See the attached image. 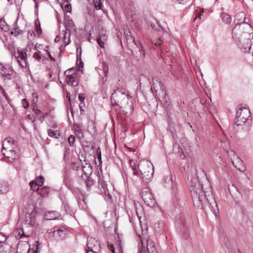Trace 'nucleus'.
Returning <instances> with one entry per match:
<instances>
[{"label": "nucleus", "mask_w": 253, "mask_h": 253, "mask_svg": "<svg viewBox=\"0 0 253 253\" xmlns=\"http://www.w3.org/2000/svg\"><path fill=\"white\" fill-rule=\"evenodd\" d=\"M72 168L77 171L78 181L80 184L85 185L86 190L90 191L92 186L95 184V180L91 177L92 169L90 164L86 163L84 165L80 166L77 164H73Z\"/></svg>", "instance_id": "obj_1"}, {"label": "nucleus", "mask_w": 253, "mask_h": 253, "mask_svg": "<svg viewBox=\"0 0 253 253\" xmlns=\"http://www.w3.org/2000/svg\"><path fill=\"white\" fill-rule=\"evenodd\" d=\"M112 101L120 107L122 112L126 115H131L133 111L132 103L129 101L127 94L117 89L115 90L112 94Z\"/></svg>", "instance_id": "obj_2"}, {"label": "nucleus", "mask_w": 253, "mask_h": 253, "mask_svg": "<svg viewBox=\"0 0 253 253\" xmlns=\"http://www.w3.org/2000/svg\"><path fill=\"white\" fill-rule=\"evenodd\" d=\"M189 190L193 200L194 205L200 207L203 203L208 200L205 192L202 190V185L199 181L198 178L193 177L191 179Z\"/></svg>", "instance_id": "obj_3"}, {"label": "nucleus", "mask_w": 253, "mask_h": 253, "mask_svg": "<svg viewBox=\"0 0 253 253\" xmlns=\"http://www.w3.org/2000/svg\"><path fill=\"white\" fill-rule=\"evenodd\" d=\"M138 174L136 175L143 183H148L153 178L154 167L148 161L141 160L137 165Z\"/></svg>", "instance_id": "obj_4"}, {"label": "nucleus", "mask_w": 253, "mask_h": 253, "mask_svg": "<svg viewBox=\"0 0 253 253\" xmlns=\"http://www.w3.org/2000/svg\"><path fill=\"white\" fill-rule=\"evenodd\" d=\"M250 113V112L248 109L240 108L237 111L235 119V124L238 126H243V129L246 131H249L252 125L251 121L249 120Z\"/></svg>", "instance_id": "obj_5"}, {"label": "nucleus", "mask_w": 253, "mask_h": 253, "mask_svg": "<svg viewBox=\"0 0 253 253\" xmlns=\"http://www.w3.org/2000/svg\"><path fill=\"white\" fill-rule=\"evenodd\" d=\"M65 30H63L60 34L62 33L64 35L63 39L65 42V46L70 44V33L72 31H76V29L74 21L72 19H69L67 23L65 25Z\"/></svg>", "instance_id": "obj_6"}, {"label": "nucleus", "mask_w": 253, "mask_h": 253, "mask_svg": "<svg viewBox=\"0 0 253 253\" xmlns=\"http://www.w3.org/2000/svg\"><path fill=\"white\" fill-rule=\"evenodd\" d=\"M126 40L127 42H131L134 43L136 45V47L138 50L139 53L137 56L140 58H144L145 57V51L141 43L139 41H135L134 37L132 36L131 33L129 31H127L125 33Z\"/></svg>", "instance_id": "obj_7"}, {"label": "nucleus", "mask_w": 253, "mask_h": 253, "mask_svg": "<svg viewBox=\"0 0 253 253\" xmlns=\"http://www.w3.org/2000/svg\"><path fill=\"white\" fill-rule=\"evenodd\" d=\"M141 194L142 198L145 204L151 207L155 206L156 202L153 195L148 188H144Z\"/></svg>", "instance_id": "obj_8"}, {"label": "nucleus", "mask_w": 253, "mask_h": 253, "mask_svg": "<svg viewBox=\"0 0 253 253\" xmlns=\"http://www.w3.org/2000/svg\"><path fill=\"white\" fill-rule=\"evenodd\" d=\"M86 246L87 248L85 250L87 253H97L100 250L99 243L94 239H88Z\"/></svg>", "instance_id": "obj_9"}, {"label": "nucleus", "mask_w": 253, "mask_h": 253, "mask_svg": "<svg viewBox=\"0 0 253 253\" xmlns=\"http://www.w3.org/2000/svg\"><path fill=\"white\" fill-rule=\"evenodd\" d=\"M13 73V69L9 64H0V75L7 79H11Z\"/></svg>", "instance_id": "obj_10"}, {"label": "nucleus", "mask_w": 253, "mask_h": 253, "mask_svg": "<svg viewBox=\"0 0 253 253\" xmlns=\"http://www.w3.org/2000/svg\"><path fill=\"white\" fill-rule=\"evenodd\" d=\"M147 247L146 248L143 246V241H141V244L138 246V253H150L153 252L155 250L154 243L150 240H147L146 241Z\"/></svg>", "instance_id": "obj_11"}, {"label": "nucleus", "mask_w": 253, "mask_h": 253, "mask_svg": "<svg viewBox=\"0 0 253 253\" xmlns=\"http://www.w3.org/2000/svg\"><path fill=\"white\" fill-rule=\"evenodd\" d=\"M98 188H102L101 190L102 193H104L105 195H108L109 199L112 198V196L109 193V190L107 188V184L106 182L104 180L103 176L101 177L100 175L98 177Z\"/></svg>", "instance_id": "obj_12"}, {"label": "nucleus", "mask_w": 253, "mask_h": 253, "mask_svg": "<svg viewBox=\"0 0 253 253\" xmlns=\"http://www.w3.org/2000/svg\"><path fill=\"white\" fill-rule=\"evenodd\" d=\"M242 18H243V21L242 22H241L240 23L236 24L235 26V27L233 28L232 32L233 35H234V34H235V30L238 26H240L242 24H247L249 25H250V24H249L250 20L248 18L245 17V14L244 12H240L237 14L236 15V19L240 20V18L241 19ZM250 26V27H251V26Z\"/></svg>", "instance_id": "obj_13"}, {"label": "nucleus", "mask_w": 253, "mask_h": 253, "mask_svg": "<svg viewBox=\"0 0 253 253\" xmlns=\"http://www.w3.org/2000/svg\"><path fill=\"white\" fill-rule=\"evenodd\" d=\"M146 22L148 26H150L154 30L160 32L163 30V28L160 25L157 20L154 18H151V19L147 20Z\"/></svg>", "instance_id": "obj_14"}, {"label": "nucleus", "mask_w": 253, "mask_h": 253, "mask_svg": "<svg viewBox=\"0 0 253 253\" xmlns=\"http://www.w3.org/2000/svg\"><path fill=\"white\" fill-rule=\"evenodd\" d=\"M34 114L41 122H42L45 119V117L47 116L48 113H43L41 110L37 108H35V106L33 109Z\"/></svg>", "instance_id": "obj_15"}, {"label": "nucleus", "mask_w": 253, "mask_h": 253, "mask_svg": "<svg viewBox=\"0 0 253 253\" xmlns=\"http://www.w3.org/2000/svg\"><path fill=\"white\" fill-rule=\"evenodd\" d=\"M66 81L68 84H70L73 86H76L78 85V83L77 81V75L74 74L68 75L67 77Z\"/></svg>", "instance_id": "obj_16"}, {"label": "nucleus", "mask_w": 253, "mask_h": 253, "mask_svg": "<svg viewBox=\"0 0 253 253\" xmlns=\"http://www.w3.org/2000/svg\"><path fill=\"white\" fill-rule=\"evenodd\" d=\"M3 155L8 159V161L10 162H13L14 160L18 158V155L16 154L14 150H10L9 151V153L7 155L5 153H3Z\"/></svg>", "instance_id": "obj_17"}, {"label": "nucleus", "mask_w": 253, "mask_h": 253, "mask_svg": "<svg viewBox=\"0 0 253 253\" xmlns=\"http://www.w3.org/2000/svg\"><path fill=\"white\" fill-rule=\"evenodd\" d=\"M57 232L60 238L63 239L66 234V229L64 227H59L56 230H54L53 233Z\"/></svg>", "instance_id": "obj_18"}, {"label": "nucleus", "mask_w": 253, "mask_h": 253, "mask_svg": "<svg viewBox=\"0 0 253 253\" xmlns=\"http://www.w3.org/2000/svg\"><path fill=\"white\" fill-rule=\"evenodd\" d=\"M9 190V186L7 182L3 181L0 183V193L5 194Z\"/></svg>", "instance_id": "obj_19"}, {"label": "nucleus", "mask_w": 253, "mask_h": 253, "mask_svg": "<svg viewBox=\"0 0 253 253\" xmlns=\"http://www.w3.org/2000/svg\"><path fill=\"white\" fill-rule=\"evenodd\" d=\"M50 191L49 188L47 186L43 187L40 188L38 192V194L40 195L42 197L47 196Z\"/></svg>", "instance_id": "obj_20"}, {"label": "nucleus", "mask_w": 253, "mask_h": 253, "mask_svg": "<svg viewBox=\"0 0 253 253\" xmlns=\"http://www.w3.org/2000/svg\"><path fill=\"white\" fill-rule=\"evenodd\" d=\"M220 17L223 22L226 24H230L231 22V17L226 13L222 12L220 15Z\"/></svg>", "instance_id": "obj_21"}, {"label": "nucleus", "mask_w": 253, "mask_h": 253, "mask_svg": "<svg viewBox=\"0 0 253 253\" xmlns=\"http://www.w3.org/2000/svg\"><path fill=\"white\" fill-rule=\"evenodd\" d=\"M74 127L75 128V133L78 135V137L79 138H83L84 137V134L80 126L78 124L74 123Z\"/></svg>", "instance_id": "obj_22"}, {"label": "nucleus", "mask_w": 253, "mask_h": 253, "mask_svg": "<svg viewBox=\"0 0 253 253\" xmlns=\"http://www.w3.org/2000/svg\"><path fill=\"white\" fill-rule=\"evenodd\" d=\"M106 40V37L105 35H100L99 37L97 38V43L101 47H104Z\"/></svg>", "instance_id": "obj_23"}, {"label": "nucleus", "mask_w": 253, "mask_h": 253, "mask_svg": "<svg viewBox=\"0 0 253 253\" xmlns=\"http://www.w3.org/2000/svg\"><path fill=\"white\" fill-rule=\"evenodd\" d=\"M30 185L31 186V189L33 191H36L37 193L39 192V190L40 189L39 186L40 185L37 183V181L32 180L30 182Z\"/></svg>", "instance_id": "obj_24"}, {"label": "nucleus", "mask_w": 253, "mask_h": 253, "mask_svg": "<svg viewBox=\"0 0 253 253\" xmlns=\"http://www.w3.org/2000/svg\"><path fill=\"white\" fill-rule=\"evenodd\" d=\"M15 236L17 238H22L24 237H26L24 230L23 229H17L14 231Z\"/></svg>", "instance_id": "obj_25"}, {"label": "nucleus", "mask_w": 253, "mask_h": 253, "mask_svg": "<svg viewBox=\"0 0 253 253\" xmlns=\"http://www.w3.org/2000/svg\"><path fill=\"white\" fill-rule=\"evenodd\" d=\"M129 164L132 169L133 175L136 176V175L138 174V168L136 166L134 162L132 160H130Z\"/></svg>", "instance_id": "obj_26"}, {"label": "nucleus", "mask_w": 253, "mask_h": 253, "mask_svg": "<svg viewBox=\"0 0 253 253\" xmlns=\"http://www.w3.org/2000/svg\"><path fill=\"white\" fill-rule=\"evenodd\" d=\"M48 135L50 137L58 138L59 136V133H58L57 131L53 130L51 129H48Z\"/></svg>", "instance_id": "obj_27"}, {"label": "nucleus", "mask_w": 253, "mask_h": 253, "mask_svg": "<svg viewBox=\"0 0 253 253\" xmlns=\"http://www.w3.org/2000/svg\"><path fill=\"white\" fill-rule=\"evenodd\" d=\"M35 30L37 31V33L40 35L42 34V29L40 26V22L39 19H36L35 20Z\"/></svg>", "instance_id": "obj_28"}, {"label": "nucleus", "mask_w": 253, "mask_h": 253, "mask_svg": "<svg viewBox=\"0 0 253 253\" xmlns=\"http://www.w3.org/2000/svg\"><path fill=\"white\" fill-rule=\"evenodd\" d=\"M96 155L97 156V159L98 161H99V164H101L102 163L101 152L100 148L99 147H98L96 149Z\"/></svg>", "instance_id": "obj_29"}, {"label": "nucleus", "mask_w": 253, "mask_h": 253, "mask_svg": "<svg viewBox=\"0 0 253 253\" xmlns=\"http://www.w3.org/2000/svg\"><path fill=\"white\" fill-rule=\"evenodd\" d=\"M35 181H37V183L40 185V186H42L43 184L44 178L42 175H40L39 177H37L36 180Z\"/></svg>", "instance_id": "obj_30"}, {"label": "nucleus", "mask_w": 253, "mask_h": 253, "mask_svg": "<svg viewBox=\"0 0 253 253\" xmlns=\"http://www.w3.org/2000/svg\"><path fill=\"white\" fill-rule=\"evenodd\" d=\"M23 33L22 30L19 29L18 27L14 28L11 32L12 34H14L15 36H17Z\"/></svg>", "instance_id": "obj_31"}, {"label": "nucleus", "mask_w": 253, "mask_h": 253, "mask_svg": "<svg viewBox=\"0 0 253 253\" xmlns=\"http://www.w3.org/2000/svg\"><path fill=\"white\" fill-rule=\"evenodd\" d=\"M20 57H21V59L24 61L25 65L21 64V66L24 68L25 67H26V66H27L26 62L25 61L26 59L27 58L26 53L24 52H22L21 53V55H20Z\"/></svg>", "instance_id": "obj_32"}, {"label": "nucleus", "mask_w": 253, "mask_h": 253, "mask_svg": "<svg viewBox=\"0 0 253 253\" xmlns=\"http://www.w3.org/2000/svg\"><path fill=\"white\" fill-rule=\"evenodd\" d=\"M49 214L51 215L50 219H56L57 218L58 213L55 211H50L48 212Z\"/></svg>", "instance_id": "obj_33"}, {"label": "nucleus", "mask_w": 253, "mask_h": 253, "mask_svg": "<svg viewBox=\"0 0 253 253\" xmlns=\"http://www.w3.org/2000/svg\"><path fill=\"white\" fill-rule=\"evenodd\" d=\"M152 42L153 44H155L156 46L158 47L161 45L163 42V41L160 39H159L157 40H153Z\"/></svg>", "instance_id": "obj_34"}, {"label": "nucleus", "mask_w": 253, "mask_h": 253, "mask_svg": "<svg viewBox=\"0 0 253 253\" xmlns=\"http://www.w3.org/2000/svg\"><path fill=\"white\" fill-rule=\"evenodd\" d=\"M68 141L71 146H73L75 141V136L73 135H70L68 138Z\"/></svg>", "instance_id": "obj_35"}, {"label": "nucleus", "mask_w": 253, "mask_h": 253, "mask_svg": "<svg viewBox=\"0 0 253 253\" xmlns=\"http://www.w3.org/2000/svg\"><path fill=\"white\" fill-rule=\"evenodd\" d=\"M82 54V48L80 45H78L77 46V59L79 58L81 59V56Z\"/></svg>", "instance_id": "obj_36"}, {"label": "nucleus", "mask_w": 253, "mask_h": 253, "mask_svg": "<svg viewBox=\"0 0 253 253\" xmlns=\"http://www.w3.org/2000/svg\"><path fill=\"white\" fill-rule=\"evenodd\" d=\"M22 106L25 109L27 108L29 106V102L26 99H23L22 100Z\"/></svg>", "instance_id": "obj_37"}, {"label": "nucleus", "mask_w": 253, "mask_h": 253, "mask_svg": "<svg viewBox=\"0 0 253 253\" xmlns=\"http://www.w3.org/2000/svg\"><path fill=\"white\" fill-rule=\"evenodd\" d=\"M64 9L66 12H70L72 10V6L71 4H67L64 7Z\"/></svg>", "instance_id": "obj_38"}, {"label": "nucleus", "mask_w": 253, "mask_h": 253, "mask_svg": "<svg viewBox=\"0 0 253 253\" xmlns=\"http://www.w3.org/2000/svg\"><path fill=\"white\" fill-rule=\"evenodd\" d=\"M168 181V183H172V181L171 178L170 176H165L164 178V182L167 183Z\"/></svg>", "instance_id": "obj_39"}, {"label": "nucleus", "mask_w": 253, "mask_h": 253, "mask_svg": "<svg viewBox=\"0 0 253 253\" xmlns=\"http://www.w3.org/2000/svg\"><path fill=\"white\" fill-rule=\"evenodd\" d=\"M78 97L81 103H83L85 99V95L84 93L79 94Z\"/></svg>", "instance_id": "obj_40"}, {"label": "nucleus", "mask_w": 253, "mask_h": 253, "mask_svg": "<svg viewBox=\"0 0 253 253\" xmlns=\"http://www.w3.org/2000/svg\"><path fill=\"white\" fill-rule=\"evenodd\" d=\"M102 4L101 2H96L95 3V7L96 9L97 10H100L102 8Z\"/></svg>", "instance_id": "obj_41"}, {"label": "nucleus", "mask_w": 253, "mask_h": 253, "mask_svg": "<svg viewBox=\"0 0 253 253\" xmlns=\"http://www.w3.org/2000/svg\"><path fill=\"white\" fill-rule=\"evenodd\" d=\"M32 96L33 97V102L35 104H36V103L38 101V95L37 93H33Z\"/></svg>", "instance_id": "obj_42"}, {"label": "nucleus", "mask_w": 253, "mask_h": 253, "mask_svg": "<svg viewBox=\"0 0 253 253\" xmlns=\"http://www.w3.org/2000/svg\"><path fill=\"white\" fill-rule=\"evenodd\" d=\"M33 57L37 59L38 61H40L41 59V56L40 55L39 53L38 52H35L34 55Z\"/></svg>", "instance_id": "obj_43"}, {"label": "nucleus", "mask_w": 253, "mask_h": 253, "mask_svg": "<svg viewBox=\"0 0 253 253\" xmlns=\"http://www.w3.org/2000/svg\"><path fill=\"white\" fill-rule=\"evenodd\" d=\"M232 163L233 164V165H234V166L237 168V169H239L240 171H243L245 169L244 168V167H243L242 168H240V167H238V166L237 165H235V160H232Z\"/></svg>", "instance_id": "obj_44"}, {"label": "nucleus", "mask_w": 253, "mask_h": 253, "mask_svg": "<svg viewBox=\"0 0 253 253\" xmlns=\"http://www.w3.org/2000/svg\"><path fill=\"white\" fill-rule=\"evenodd\" d=\"M191 0H179L178 1V3L182 4H186L189 2Z\"/></svg>", "instance_id": "obj_45"}, {"label": "nucleus", "mask_w": 253, "mask_h": 253, "mask_svg": "<svg viewBox=\"0 0 253 253\" xmlns=\"http://www.w3.org/2000/svg\"><path fill=\"white\" fill-rule=\"evenodd\" d=\"M178 149H179V152L180 153V155H179V157L181 159H184L185 157V155H184V154L183 153L182 151H181L180 152V150H182V149H180V147H178Z\"/></svg>", "instance_id": "obj_46"}, {"label": "nucleus", "mask_w": 253, "mask_h": 253, "mask_svg": "<svg viewBox=\"0 0 253 253\" xmlns=\"http://www.w3.org/2000/svg\"><path fill=\"white\" fill-rule=\"evenodd\" d=\"M7 142V143H8L9 144H12V142H10V140H8L7 139H5L4 140V142H3V145H2V149H5V147L4 146V145H5V143Z\"/></svg>", "instance_id": "obj_47"}, {"label": "nucleus", "mask_w": 253, "mask_h": 253, "mask_svg": "<svg viewBox=\"0 0 253 253\" xmlns=\"http://www.w3.org/2000/svg\"><path fill=\"white\" fill-rule=\"evenodd\" d=\"M27 118L28 119H29V120H32V122H34L35 120L34 119V117L33 115H28V116H27Z\"/></svg>", "instance_id": "obj_48"}, {"label": "nucleus", "mask_w": 253, "mask_h": 253, "mask_svg": "<svg viewBox=\"0 0 253 253\" xmlns=\"http://www.w3.org/2000/svg\"><path fill=\"white\" fill-rule=\"evenodd\" d=\"M64 208L66 211H68L70 210V207L68 204H64Z\"/></svg>", "instance_id": "obj_49"}, {"label": "nucleus", "mask_w": 253, "mask_h": 253, "mask_svg": "<svg viewBox=\"0 0 253 253\" xmlns=\"http://www.w3.org/2000/svg\"><path fill=\"white\" fill-rule=\"evenodd\" d=\"M29 217L30 221L28 222L29 224L32 225V216L31 214H29L28 216H26V219L27 218Z\"/></svg>", "instance_id": "obj_50"}, {"label": "nucleus", "mask_w": 253, "mask_h": 253, "mask_svg": "<svg viewBox=\"0 0 253 253\" xmlns=\"http://www.w3.org/2000/svg\"><path fill=\"white\" fill-rule=\"evenodd\" d=\"M104 74H105V76H106L107 75V73H108V67H104Z\"/></svg>", "instance_id": "obj_51"}, {"label": "nucleus", "mask_w": 253, "mask_h": 253, "mask_svg": "<svg viewBox=\"0 0 253 253\" xmlns=\"http://www.w3.org/2000/svg\"><path fill=\"white\" fill-rule=\"evenodd\" d=\"M171 189H172V192L173 193L175 192V190H176V189H177L176 185H172Z\"/></svg>", "instance_id": "obj_52"}, {"label": "nucleus", "mask_w": 253, "mask_h": 253, "mask_svg": "<svg viewBox=\"0 0 253 253\" xmlns=\"http://www.w3.org/2000/svg\"><path fill=\"white\" fill-rule=\"evenodd\" d=\"M82 103H81L80 105H79V107H80V110L81 111H84V104H82Z\"/></svg>", "instance_id": "obj_53"}, {"label": "nucleus", "mask_w": 253, "mask_h": 253, "mask_svg": "<svg viewBox=\"0 0 253 253\" xmlns=\"http://www.w3.org/2000/svg\"><path fill=\"white\" fill-rule=\"evenodd\" d=\"M236 161H237V162H238V163H241V164L242 163L241 160L237 156H236Z\"/></svg>", "instance_id": "obj_54"}, {"label": "nucleus", "mask_w": 253, "mask_h": 253, "mask_svg": "<svg viewBox=\"0 0 253 253\" xmlns=\"http://www.w3.org/2000/svg\"><path fill=\"white\" fill-rule=\"evenodd\" d=\"M59 39H60V37L58 36H57L56 37V38H55L54 41L56 42H58L59 41Z\"/></svg>", "instance_id": "obj_55"}, {"label": "nucleus", "mask_w": 253, "mask_h": 253, "mask_svg": "<svg viewBox=\"0 0 253 253\" xmlns=\"http://www.w3.org/2000/svg\"><path fill=\"white\" fill-rule=\"evenodd\" d=\"M110 247L111 249V251L113 252V253H115V250H114V249L113 248V245H110Z\"/></svg>", "instance_id": "obj_56"}, {"label": "nucleus", "mask_w": 253, "mask_h": 253, "mask_svg": "<svg viewBox=\"0 0 253 253\" xmlns=\"http://www.w3.org/2000/svg\"><path fill=\"white\" fill-rule=\"evenodd\" d=\"M4 24H5V22L4 21H2V20L0 21V26H3Z\"/></svg>", "instance_id": "obj_57"}, {"label": "nucleus", "mask_w": 253, "mask_h": 253, "mask_svg": "<svg viewBox=\"0 0 253 253\" xmlns=\"http://www.w3.org/2000/svg\"><path fill=\"white\" fill-rule=\"evenodd\" d=\"M48 55H49V57L51 60H53V61L55 60L54 58L50 55V53H48Z\"/></svg>", "instance_id": "obj_58"}, {"label": "nucleus", "mask_w": 253, "mask_h": 253, "mask_svg": "<svg viewBox=\"0 0 253 253\" xmlns=\"http://www.w3.org/2000/svg\"><path fill=\"white\" fill-rule=\"evenodd\" d=\"M34 1H35V3H36V4H35V8L36 9H38V3H37V2L36 1V0H34Z\"/></svg>", "instance_id": "obj_59"}, {"label": "nucleus", "mask_w": 253, "mask_h": 253, "mask_svg": "<svg viewBox=\"0 0 253 253\" xmlns=\"http://www.w3.org/2000/svg\"><path fill=\"white\" fill-rule=\"evenodd\" d=\"M39 252L38 246H37L36 250L34 251V253H38Z\"/></svg>", "instance_id": "obj_60"}, {"label": "nucleus", "mask_w": 253, "mask_h": 253, "mask_svg": "<svg viewBox=\"0 0 253 253\" xmlns=\"http://www.w3.org/2000/svg\"><path fill=\"white\" fill-rule=\"evenodd\" d=\"M72 70L75 71V70H74L73 68H71V69H69V70H67L66 71H65V73H67V72H70V71H72Z\"/></svg>", "instance_id": "obj_61"}, {"label": "nucleus", "mask_w": 253, "mask_h": 253, "mask_svg": "<svg viewBox=\"0 0 253 253\" xmlns=\"http://www.w3.org/2000/svg\"><path fill=\"white\" fill-rule=\"evenodd\" d=\"M203 13V11L200 12V13L198 15V18H201V16L202 15Z\"/></svg>", "instance_id": "obj_62"}, {"label": "nucleus", "mask_w": 253, "mask_h": 253, "mask_svg": "<svg viewBox=\"0 0 253 253\" xmlns=\"http://www.w3.org/2000/svg\"><path fill=\"white\" fill-rule=\"evenodd\" d=\"M80 65H81V67H83V65H84V64H83V61H80Z\"/></svg>", "instance_id": "obj_63"}, {"label": "nucleus", "mask_w": 253, "mask_h": 253, "mask_svg": "<svg viewBox=\"0 0 253 253\" xmlns=\"http://www.w3.org/2000/svg\"><path fill=\"white\" fill-rule=\"evenodd\" d=\"M214 204H215V208H217V205L215 201H214Z\"/></svg>", "instance_id": "obj_64"}]
</instances>
